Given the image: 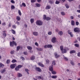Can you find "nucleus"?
Instances as JSON below:
<instances>
[{"label": "nucleus", "instance_id": "obj_1", "mask_svg": "<svg viewBox=\"0 0 80 80\" xmlns=\"http://www.w3.org/2000/svg\"><path fill=\"white\" fill-rule=\"evenodd\" d=\"M36 24L37 25H39V26H41L43 25V22L41 20H38L36 22Z\"/></svg>", "mask_w": 80, "mask_h": 80}, {"label": "nucleus", "instance_id": "obj_2", "mask_svg": "<svg viewBox=\"0 0 80 80\" xmlns=\"http://www.w3.org/2000/svg\"><path fill=\"white\" fill-rule=\"evenodd\" d=\"M10 47H13V46H14V45H15V46H17V43L15 42V41H12V42H10Z\"/></svg>", "mask_w": 80, "mask_h": 80}, {"label": "nucleus", "instance_id": "obj_3", "mask_svg": "<svg viewBox=\"0 0 80 80\" xmlns=\"http://www.w3.org/2000/svg\"><path fill=\"white\" fill-rule=\"evenodd\" d=\"M74 32L76 33H79L80 32V30L78 28H75L74 29Z\"/></svg>", "mask_w": 80, "mask_h": 80}, {"label": "nucleus", "instance_id": "obj_4", "mask_svg": "<svg viewBox=\"0 0 80 80\" xmlns=\"http://www.w3.org/2000/svg\"><path fill=\"white\" fill-rule=\"evenodd\" d=\"M17 66V64L14 63V64H12L10 66V68L11 69H14L15 68V67Z\"/></svg>", "mask_w": 80, "mask_h": 80}, {"label": "nucleus", "instance_id": "obj_5", "mask_svg": "<svg viewBox=\"0 0 80 80\" xmlns=\"http://www.w3.org/2000/svg\"><path fill=\"white\" fill-rule=\"evenodd\" d=\"M35 69L36 71H37L38 72H42V69L39 67H36L35 68Z\"/></svg>", "mask_w": 80, "mask_h": 80}, {"label": "nucleus", "instance_id": "obj_6", "mask_svg": "<svg viewBox=\"0 0 80 80\" xmlns=\"http://www.w3.org/2000/svg\"><path fill=\"white\" fill-rule=\"evenodd\" d=\"M54 57L56 58H58L60 57V55H58L57 54V53L55 52L54 53Z\"/></svg>", "mask_w": 80, "mask_h": 80}, {"label": "nucleus", "instance_id": "obj_7", "mask_svg": "<svg viewBox=\"0 0 80 80\" xmlns=\"http://www.w3.org/2000/svg\"><path fill=\"white\" fill-rule=\"evenodd\" d=\"M51 41L52 43H55V42H56V38L55 37L53 38L51 40Z\"/></svg>", "mask_w": 80, "mask_h": 80}, {"label": "nucleus", "instance_id": "obj_8", "mask_svg": "<svg viewBox=\"0 0 80 80\" xmlns=\"http://www.w3.org/2000/svg\"><path fill=\"white\" fill-rule=\"evenodd\" d=\"M68 34H69V35H70V37H73V35L72 34V32H70V30H68Z\"/></svg>", "mask_w": 80, "mask_h": 80}, {"label": "nucleus", "instance_id": "obj_9", "mask_svg": "<svg viewBox=\"0 0 80 80\" xmlns=\"http://www.w3.org/2000/svg\"><path fill=\"white\" fill-rule=\"evenodd\" d=\"M53 66L52 65H51V66L49 68V70L50 71H51V72H52L53 70Z\"/></svg>", "mask_w": 80, "mask_h": 80}, {"label": "nucleus", "instance_id": "obj_10", "mask_svg": "<svg viewBox=\"0 0 80 80\" xmlns=\"http://www.w3.org/2000/svg\"><path fill=\"white\" fill-rule=\"evenodd\" d=\"M38 65L40 66V67H44V65L41 62H39L38 63Z\"/></svg>", "mask_w": 80, "mask_h": 80}, {"label": "nucleus", "instance_id": "obj_11", "mask_svg": "<svg viewBox=\"0 0 80 80\" xmlns=\"http://www.w3.org/2000/svg\"><path fill=\"white\" fill-rule=\"evenodd\" d=\"M76 53V51L75 50H71L70 52V54H72V53Z\"/></svg>", "mask_w": 80, "mask_h": 80}, {"label": "nucleus", "instance_id": "obj_12", "mask_svg": "<svg viewBox=\"0 0 80 80\" xmlns=\"http://www.w3.org/2000/svg\"><path fill=\"white\" fill-rule=\"evenodd\" d=\"M33 34L34 35H35V36H38V34L37 32H33Z\"/></svg>", "mask_w": 80, "mask_h": 80}, {"label": "nucleus", "instance_id": "obj_13", "mask_svg": "<svg viewBox=\"0 0 80 80\" xmlns=\"http://www.w3.org/2000/svg\"><path fill=\"white\" fill-rule=\"evenodd\" d=\"M52 47H53V46L51 44H48L47 45V48H52Z\"/></svg>", "mask_w": 80, "mask_h": 80}, {"label": "nucleus", "instance_id": "obj_14", "mask_svg": "<svg viewBox=\"0 0 80 80\" xmlns=\"http://www.w3.org/2000/svg\"><path fill=\"white\" fill-rule=\"evenodd\" d=\"M51 8V7H50V6L47 5L46 7V10H48L49 9H50Z\"/></svg>", "mask_w": 80, "mask_h": 80}, {"label": "nucleus", "instance_id": "obj_15", "mask_svg": "<svg viewBox=\"0 0 80 80\" xmlns=\"http://www.w3.org/2000/svg\"><path fill=\"white\" fill-rule=\"evenodd\" d=\"M63 50H64V51H62L61 52L62 53H67V51L65 49H63Z\"/></svg>", "mask_w": 80, "mask_h": 80}, {"label": "nucleus", "instance_id": "obj_16", "mask_svg": "<svg viewBox=\"0 0 80 80\" xmlns=\"http://www.w3.org/2000/svg\"><path fill=\"white\" fill-rule=\"evenodd\" d=\"M58 34L60 35V36H62L63 35V32L62 31H60L58 32Z\"/></svg>", "mask_w": 80, "mask_h": 80}, {"label": "nucleus", "instance_id": "obj_17", "mask_svg": "<svg viewBox=\"0 0 80 80\" xmlns=\"http://www.w3.org/2000/svg\"><path fill=\"white\" fill-rule=\"evenodd\" d=\"M35 58V57L34 56H32V57H31L30 59L31 60H34Z\"/></svg>", "mask_w": 80, "mask_h": 80}, {"label": "nucleus", "instance_id": "obj_18", "mask_svg": "<svg viewBox=\"0 0 80 80\" xmlns=\"http://www.w3.org/2000/svg\"><path fill=\"white\" fill-rule=\"evenodd\" d=\"M4 67V65L2 64V63H0V69H1V68H3Z\"/></svg>", "mask_w": 80, "mask_h": 80}, {"label": "nucleus", "instance_id": "obj_19", "mask_svg": "<svg viewBox=\"0 0 80 80\" xmlns=\"http://www.w3.org/2000/svg\"><path fill=\"white\" fill-rule=\"evenodd\" d=\"M47 15H45V14H44L43 15V19L44 20H46V19H47Z\"/></svg>", "mask_w": 80, "mask_h": 80}, {"label": "nucleus", "instance_id": "obj_20", "mask_svg": "<svg viewBox=\"0 0 80 80\" xmlns=\"http://www.w3.org/2000/svg\"><path fill=\"white\" fill-rule=\"evenodd\" d=\"M48 3H50V4H53V0H49Z\"/></svg>", "mask_w": 80, "mask_h": 80}, {"label": "nucleus", "instance_id": "obj_21", "mask_svg": "<svg viewBox=\"0 0 80 80\" xmlns=\"http://www.w3.org/2000/svg\"><path fill=\"white\" fill-rule=\"evenodd\" d=\"M18 77H22V74L20 73H18Z\"/></svg>", "mask_w": 80, "mask_h": 80}, {"label": "nucleus", "instance_id": "obj_22", "mask_svg": "<svg viewBox=\"0 0 80 80\" xmlns=\"http://www.w3.org/2000/svg\"><path fill=\"white\" fill-rule=\"evenodd\" d=\"M16 20L17 21H20V16H17Z\"/></svg>", "mask_w": 80, "mask_h": 80}, {"label": "nucleus", "instance_id": "obj_23", "mask_svg": "<svg viewBox=\"0 0 80 80\" xmlns=\"http://www.w3.org/2000/svg\"><path fill=\"white\" fill-rule=\"evenodd\" d=\"M27 48L29 50H32V48L31 47V46H28Z\"/></svg>", "mask_w": 80, "mask_h": 80}, {"label": "nucleus", "instance_id": "obj_24", "mask_svg": "<svg viewBox=\"0 0 80 80\" xmlns=\"http://www.w3.org/2000/svg\"><path fill=\"white\" fill-rule=\"evenodd\" d=\"M74 46L76 47H77V48H79V44L78 43L75 44H74Z\"/></svg>", "mask_w": 80, "mask_h": 80}, {"label": "nucleus", "instance_id": "obj_25", "mask_svg": "<svg viewBox=\"0 0 80 80\" xmlns=\"http://www.w3.org/2000/svg\"><path fill=\"white\" fill-rule=\"evenodd\" d=\"M52 78H54V79H55L56 78H57V76H55V75H53L52 76Z\"/></svg>", "mask_w": 80, "mask_h": 80}, {"label": "nucleus", "instance_id": "obj_26", "mask_svg": "<svg viewBox=\"0 0 80 80\" xmlns=\"http://www.w3.org/2000/svg\"><path fill=\"white\" fill-rule=\"evenodd\" d=\"M30 22L31 23H33V22H34V19L33 18H32L30 19Z\"/></svg>", "mask_w": 80, "mask_h": 80}, {"label": "nucleus", "instance_id": "obj_27", "mask_svg": "<svg viewBox=\"0 0 80 80\" xmlns=\"http://www.w3.org/2000/svg\"><path fill=\"white\" fill-rule=\"evenodd\" d=\"M14 53H15V51H14V50H12L10 52V53L11 55H13V54H14Z\"/></svg>", "mask_w": 80, "mask_h": 80}, {"label": "nucleus", "instance_id": "obj_28", "mask_svg": "<svg viewBox=\"0 0 80 80\" xmlns=\"http://www.w3.org/2000/svg\"><path fill=\"white\" fill-rule=\"evenodd\" d=\"M60 49L61 51H63V46H61L60 47Z\"/></svg>", "mask_w": 80, "mask_h": 80}, {"label": "nucleus", "instance_id": "obj_29", "mask_svg": "<svg viewBox=\"0 0 80 80\" xmlns=\"http://www.w3.org/2000/svg\"><path fill=\"white\" fill-rule=\"evenodd\" d=\"M46 20H47V21H48L51 20V18L49 17H47Z\"/></svg>", "mask_w": 80, "mask_h": 80}, {"label": "nucleus", "instance_id": "obj_30", "mask_svg": "<svg viewBox=\"0 0 80 80\" xmlns=\"http://www.w3.org/2000/svg\"><path fill=\"white\" fill-rule=\"evenodd\" d=\"M36 7H40V4L37 3L36 4Z\"/></svg>", "mask_w": 80, "mask_h": 80}, {"label": "nucleus", "instance_id": "obj_31", "mask_svg": "<svg viewBox=\"0 0 80 80\" xmlns=\"http://www.w3.org/2000/svg\"><path fill=\"white\" fill-rule=\"evenodd\" d=\"M17 67L19 68H19H21L22 67H23V66L22 65H19L17 66Z\"/></svg>", "mask_w": 80, "mask_h": 80}, {"label": "nucleus", "instance_id": "obj_32", "mask_svg": "<svg viewBox=\"0 0 80 80\" xmlns=\"http://www.w3.org/2000/svg\"><path fill=\"white\" fill-rule=\"evenodd\" d=\"M20 49V46H19L17 47V51H18Z\"/></svg>", "mask_w": 80, "mask_h": 80}, {"label": "nucleus", "instance_id": "obj_33", "mask_svg": "<svg viewBox=\"0 0 80 80\" xmlns=\"http://www.w3.org/2000/svg\"><path fill=\"white\" fill-rule=\"evenodd\" d=\"M71 24L72 25H75V22H74V21H73V20H72L71 21Z\"/></svg>", "mask_w": 80, "mask_h": 80}, {"label": "nucleus", "instance_id": "obj_34", "mask_svg": "<svg viewBox=\"0 0 80 80\" xmlns=\"http://www.w3.org/2000/svg\"><path fill=\"white\" fill-rule=\"evenodd\" d=\"M11 62H12V63H15V62H17V60H15V59H13L12 61Z\"/></svg>", "mask_w": 80, "mask_h": 80}, {"label": "nucleus", "instance_id": "obj_35", "mask_svg": "<svg viewBox=\"0 0 80 80\" xmlns=\"http://www.w3.org/2000/svg\"><path fill=\"white\" fill-rule=\"evenodd\" d=\"M15 70H16V71H18L19 69L18 68V66H16L15 69Z\"/></svg>", "mask_w": 80, "mask_h": 80}, {"label": "nucleus", "instance_id": "obj_36", "mask_svg": "<svg viewBox=\"0 0 80 80\" xmlns=\"http://www.w3.org/2000/svg\"><path fill=\"white\" fill-rule=\"evenodd\" d=\"M5 72V69H2L1 71V73H3Z\"/></svg>", "mask_w": 80, "mask_h": 80}, {"label": "nucleus", "instance_id": "obj_37", "mask_svg": "<svg viewBox=\"0 0 80 80\" xmlns=\"http://www.w3.org/2000/svg\"><path fill=\"white\" fill-rule=\"evenodd\" d=\"M52 72V74H53V75H55V74H56V73H57L55 71H51Z\"/></svg>", "mask_w": 80, "mask_h": 80}, {"label": "nucleus", "instance_id": "obj_38", "mask_svg": "<svg viewBox=\"0 0 80 80\" xmlns=\"http://www.w3.org/2000/svg\"><path fill=\"white\" fill-rule=\"evenodd\" d=\"M60 3V1H59L58 0L56 1V2H55L56 4H57V5L59 4V3Z\"/></svg>", "mask_w": 80, "mask_h": 80}, {"label": "nucleus", "instance_id": "obj_39", "mask_svg": "<svg viewBox=\"0 0 80 80\" xmlns=\"http://www.w3.org/2000/svg\"><path fill=\"white\" fill-rule=\"evenodd\" d=\"M10 60L9 59H8L6 61V63L7 64H8V63H10Z\"/></svg>", "mask_w": 80, "mask_h": 80}, {"label": "nucleus", "instance_id": "obj_40", "mask_svg": "<svg viewBox=\"0 0 80 80\" xmlns=\"http://www.w3.org/2000/svg\"><path fill=\"white\" fill-rule=\"evenodd\" d=\"M18 12L19 15L20 16H21V15H22V13L21 12V11H20V10H18Z\"/></svg>", "mask_w": 80, "mask_h": 80}, {"label": "nucleus", "instance_id": "obj_41", "mask_svg": "<svg viewBox=\"0 0 80 80\" xmlns=\"http://www.w3.org/2000/svg\"><path fill=\"white\" fill-rule=\"evenodd\" d=\"M63 56L64 57V59H65V60H66V61H68V59L67 58L65 57V56H64V55H63Z\"/></svg>", "mask_w": 80, "mask_h": 80}, {"label": "nucleus", "instance_id": "obj_42", "mask_svg": "<svg viewBox=\"0 0 80 80\" xmlns=\"http://www.w3.org/2000/svg\"><path fill=\"white\" fill-rule=\"evenodd\" d=\"M70 63L72 65H74V62H73V61H71Z\"/></svg>", "mask_w": 80, "mask_h": 80}, {"label": "nucleus", "instance_id": "obj_43", "mask_svg": "<svg viewBox=\"0 0 80 80\" xmlns=\"http://www.w3.org/2000/svg\"><path fill=\"white\" fill-rule=\"evenodd\" d=\"M65 7H66V8H69V6L68 5V4H66L65 5Z\"/></svg>", "mask_w": 80, "mask_h": 80}, {"label": "nucleus", "instance_id": "obj_44", "mask_svg": "<svg viewBox=\"0 0 80 80\" xmlns=\"http://www.w3.org/2000/svg\"><path fill=\"white\" fill-rule=\"evenodd\" d=\"M11 8L12 10L15 9V6L13 5H11Z\"/></svg>", "mask_w": 80, "mask_h": 80}, {"label": "nucleus", "instance_id": "obj_45", "mask_svg": "<svg viewBox=\"0 0 80 80\" xmlns=\"http://www.w3.org/2000/svg\"><path fill=\"white\" fill-rule=\"evenodd\" d=\"M11 30L12 31V33L13 34H15V31L14 30H13V29H12Z\"/></svg>", "mask_w": 80, "mask_h": 80}, {"label": "nucleus", "instance_id": "obj_46", "mask_svg": "<svg viewBox=\"0 0 80 80\" xmlns=\"http://www.w3.org/2000/svg\"><path fill=\"white\" fill-rule=\"evenodd\" d=\"M2 35L3 36V37L5 38L7 37V34L5 33H3Z\"/></svg>", "mask_w": 80, "mask_h": 80}, {"label": "nucleus", "instance_id": "obj_47", "mask_svg": "<svg viewBox=\"0 0 80 80\" xmlns=\"http://www.w3.org/2000/svg\"><path fill=\"white\" fill-rule=\"evenodd\" d=\"M22 6H23V7H26V4H25V3L24 2H22Z\"/></svg>", "mask_w": 80, "mask_h": 80}, {"label": "nucleus", "instance_id": "obj_48", "mask_svg": "<svg viewBox=\"0 0 80 80\" xmlns=\"http://www.w3.org/2000/svg\"><path fill=\"white\" fill-rule=\"evenodd\" d=\"M61 14L63 16V15H65V12H61Z\"/></svg>", "mask_w": 80, "mask_h": 80}, {"label": "nucleus", "instance_id": "obj_49", "mask_svg": "<svg viewBox=\"0 0 80 80\" xmlns=\"http://www.w3.org/2000/svg\"><path fill=\"white\" fill-rule=\"evenodd\" d=\"M31 3H35L36 2V0H31Z\"/></svg>", "mask_w": 80, "mask_h": 80}, {"label": "nucleus", "instance_id": "obj_50", "mask_svg": "<svg viewBox=\"0 0 80 80\" xmlns=\"http://www.w3.org/2000/svg\"><path fill=\"white\" fill-rule=\"evenodd\" d=\"M20 58H21V59H22V60H25V58L23 57H20Z\"/></svg>", "mask_w": 80, "mask_h": 80}, {"label": "nucleus", "instance_id": "obj_51", "mask_svg": "<svg viewBox=\"0 0 80 80\" xmlns=\"http://www.w3.org/2000/svg\"><path fill=\"white\" fill-rule=\"evenodd\" d=\"M52 64L53 65H56V63H55V61H53L52 62Z\"/></svg>", "mask_w": 80, "mask_h": 80}, {"label": "nucleus", "instance_id": "obj_52", "mask_svg": "<svg viewBox=\"0 0 80 80\" xmlns=\"http://www.w3.org/2000/svg\"><path fill=\"white\" fill-rule=\"evenodd\" d=\"M46 62L47 63H48H48H49V62H50V61H49L48 59H47L46 60Z\"/></svg>", "mask_w": 80, "mask_h": 80}, {"label": "nucleus", "instance_id": "obj_53", "mask_svg": "<svg viewBox=\"0 0 80 80\" xmlns=\"http://www.w3.org/2000/svg\"><path fill=\"white\" fill-rule=\"evenodd\" d=\"M12 28H14L15 29L16 28V26H15V25H13L12 26Z\"/></svg>", "mask_w": 80, "mask_h": 80}, {"label": "nucleus", "instance_id": "obj_54", "mask_svg": "<svg viewBox=\"0 0 80 80\" xmlns=\"http://www.w3.org/2000/svg\"><path fill=\"white\" fill-rule=\"evenodd\" d=\"M42 48H39L38 49V51H42Z\"/></svg>", "mask_w": 80, "mask_h": 80}, {"label": "nucleus", "instance_id": "obj_55", "mask_svg": "<svg viewBox=\"0 0 80 80\" xmlns=\"http://www.w3.org/2000/svg\"><path fill=\"white\" fill-rule=\"evenodd\" d=\"M76 25L77 26L78 25H79V22H76Z\"/></svg>", "mask_w": 80, "mask_h": 80}, {"label": "nucleus", "instance_id": "obj_56", "mask_svg": "<svg viewBox=\"0 0 80 80\" xmlns=\"http://www.w3.org/2000/svg\"><path fill=\"white\" fill-rule=\"evenodd\" d=\"M77 55L79 57H80V52L78 53Z\"/></svg>", "mask_w": 80, "mask_h": 80}, {"label": "nucleus", "instance_id": "obj_57", "mask_svg": "<svg viewBox=\"0 0 80 80\" xmlns=\"http://www.w3.org/2000/svg\"><path fill=\"white\" fill-rule=\"evenodd\" d=\"M23 54L25 55H27V52H23Z\"/></svg>", "mask_w": 80, "mask_h": 80}, {"label": "nucleus", "instance_id": "obj_58", "mask_svg": "<svg viewBox=\"0 0 80 80\" xmlns=\"http://www.w3.org/2000/svg\"><path fill=\"white\" fill-rule=\"evenodd\" d=\"M48 35H52V32H48Z\"/></svg>", "mask_w": 80, "mask_h": 80}, {"label": "nucleus", "instance_id": "obj_59", "mask_svg": "<svg viewBox=\"0 0 80 80\" xmlns=\"http://www.w3.org/2000/svg\"><path fill=\"white\" fill-rule=\"evenodd\" d=\"M35 45L37 46V47H38V43L36 42L35 43Z\"/></svg>", "mask_w": 80, "mask_h": 80}, {"label": "nucleus", "instance_id": "obj_60", "mask_svg": "<svg viewBox=\"0 0 80 80\" xmlns=\"http://www.w3.org/2000/svg\"><path fill=\"white\" fill-rule=\"evenodd\" d=\"M42 78V77H41V76H38V79L39 80H40Z\"/></svg>", "mask_w": 80, "mask_h": 80}, {"label": "nucleus", "instance_id": "obj_61", "mask_svg": "<svg viewBox=\"0 0 80 80\" xmlns=\"http://www.w3.org/2000/svg\"><path fill=\"white\" fill-rule=\"evenodd\" d=\"M11 2L12 3H15V2H14V1H13V0H11Z\"/></svg>", "mask_w": 80, "mask_h": 80}, {"label": "nucleus", "instance_id": "obj_62", "mask_svg": "<svg viewBox=\"0 0 80 80\" xmlns=\"http://www.w3.org/2000/svg\"><path fill=\"white\" fill-rule=\"evenodd\" d=\"M2 25H6V23H5V22H3V23H2Z\"/></svg>", "mask_w": 80, "mask_h": 80}, {"label": "nucleus", "instance_id": "obj_63", "mask_svg": "<svg viewBox=\"0 0 80 80\" xmlns=\"http://www.w3.org/2000/svg\"><path fill=\"white\" fill-rule=\"evenodd\" d=\"M25 71H26V72H28V69H25Z\"/></svg>", "mask_w": 80, "mask_h": 80}, {"label": "nucleus", "instance_id": "obj_64", "mask_svg": "<svg viewBox=\"0 0 80 80\" xmlns=\"http://www.w3.org/2000/svg\"><path fill=\"white\" fill-rule=\"evenodd\" d=\"M77 12L78 13H80V10H78L77 11Z\"/></svg>", "mask_w": 80, "mask_h": 80}]
</instances>
